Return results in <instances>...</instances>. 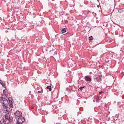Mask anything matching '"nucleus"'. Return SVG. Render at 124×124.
I'll use <instances>...</instances> for the list:
<instances>
[{"label": "nucleus", "mask_w": 124, "mask_h": 124, "mask_svg": "<svg viewBox=\"0 0 124 124\" xmlns=\"http://www.w3.org/2000/svg\"><path fill=\"white\" fill-rule=\"evenodd\" d=\"M0 103H1L3 108L8 112L9 113L11 111L12 109L8 107V103L7 99L1 97H0Z\"/></svg>", "instance_id": "nucleus-1"}, {"label": "nucleus", "mask_w": 124, "mask_h": 124, "mask_svg": "<svg viewBox=\"0 0 124 124\" xmlns=\"http://www.w3.org/2000/svg\"><path fill=\"white\" fill-rule=\"evenodd\" d=\"M4 118L5 120V124H8L13 121V118L10 115H6Z\"/></svg>", "instance_id": "nucleus-2"}, {"label": "nucleus", "mask_w": 124, "mask_h": 124, "mask_svg": "<svg viewBox=\"0 0 124 124\" xmlns=\"http://www.w3.org/2000/svg\"><path fill=\"white\" fill-rule=\"evenodd\" d=\"M14 114L15 117H16L17 119L19 117H22V113L19 111L18 110L16 111L14 113Z\"/></svg>", "instance_id": "nucleus-3"}, {"label": "nucleus", "mask_w": 124, "mask_h": 124, "mask_svg": "<svg viewBox=\"0 0 124 124\" xmlns=\"http://www.w3.org/2000/svg\"><path fill=\"white\" fill-rule=\"evenodd\" d=\"M17 119L16 122L17 124H21L24 121V118L22 117H19Z\"/></svg>", "instance_id": "nucleus-4"}, {"label": "nucleus", "mask_w": 124, "mask_h": 124, "mask_svg": "<svg viewBox=\"0 0 124 124\" xmlns=\"http://www.w3.org/2000/svg\"><path fill=\"white\" fill-rule=\"evenodd\" d=\"M86 80L87 81H90L91 80V78L89 76H86L85 77Z\"/></svg>", "instance_id": "nucleus-5"}, {"label": "nucleus", "mask_w": 124, "mask_h": 124, "mask_svg": "<svg viewBox=\"0 0 124 124\" xmlns=\"http://www.w3.org/2000/svg\"><path fill=\"white\" fill-rule=\"evenodd\" d=\"M9 103H10V104L9 105V104H8V107H9L10 108H11V109H12V108H13V107L12 102V101H9Z\"/></svg>", "instance_id": "nucleus-6"}, {"label": "nucleus", "mask_w": 124, "mask_h": 124, "mask_svg": "<svg viewBox=\"0 0 124 124\" xmlns=\"http://www.w3.org/2000/svg\"><path fill=\"white\" fill-rule=\"evenodd\" d=\"M5 120L4 118L1 119L0 121V124H2L3 123L5 124Z\"/></svg>", "instance_id": "nucleus-7"}, {"label": "nucleus", "mask_w": 124, "mask_h": 124, "mask_svg": "<svg viewBox=\"0 0 124 124\" xmlns=\"http://www.w3.org/2000/svg\"><path fill=\"white\" fill-rule=\"evenodd\" d=\"M62 32L63 33H64L66 32V29L64 28L62 29L61 30Z\"/></svg>", "instance_id": "nucleus-8"}, {"label": "nucleus", "mask_w": 124, "mask_h": 124, "mask_svg": "<svg viewBox=\"0 0 124 124\" xmlns=\"http://www.w3.org/2000/svg\"><path fill=\"white\" fill-rule=\"evenodd\" d=\"M101 80V78H99L98 77L97 78H96L95 80H96V81L98 82H99V81Z\"/></svg>", "instance_id": "nucleus-9"}, {"label": "nucleus", "mask_w": 124, "mask_h": 124, "mask_svg": "<svg viewBox=\"0 0 124 124\" xmlns=\"http://www.w3.org/2000/svg\"><path fill=\"white\" fill-rule=\"evenodd\" d=\"M51 86L50 85L49 86H47L46 87V88L47 89H48L49 90V91H51Z\"/></svg>", "instance_id": "nucleus-10"}, {"label": "nucleus", "mask_w": 124, "mask_h": 124, "mask_svg": "<svg viewBox=\"0 0 124 124\" xmlns=\"http://www.w3.org/2000/svg\"><path fill=\"white\" fill-rule=\"evenodd\" d=\"M89 40H91L93 39V37L92 36L90 37L89 38Z\"/></svg>", "instance_id": "nucleus-11"}, {"label": "nucleus", "mask_w": 124, "mask_h": 124, "mask_svg": "<svg viewBox=\"0 0 124 124\" xmlns=\"http://www.w3.org/2000/svg\"><path fill=\"white\" fill-rule=\"evenodd\" d=\"M85 86L81 87H80V89H82L83 88H85Z\"/></svg>", "instance_id": "nucleus-12"}, {"label": "nucleus", "mask_w": 124, "mask_h": 124, "mask_svg": "<svg viewBox=\"0 0 124 124\" xmlns=\"http://www.w3.org/2000/svg\"><path fill=\"white\" fill-rule=\"evenodd\" d=\"M102 76L101 75H100L99 76H98V77L99 78H101L102 77Z\"/></svg>", "instance_id": "nucleus-13"}, {"label": "nucleus", "mask_w": 124, "mask_h": 124, "mask_svg": "<svg viewBox=\"0 0 124 124\" xmlns=\"http://www.w3.org/2000/svg\"><path fill=\"white\" fill-rule=\"evenodd\" d=\"M102 93V91L101 92L99 93L100 94H101Z\"/></svg>", "instance_id": "nucleus-14"}, {"label": "nucleus", "mask_w": 124, "mask_h": 124, "mask_svg": "<svg viewBox=\"0 0 124 124\" xmlns=\"http://www.w3.org/2000/svg\"><path fill=\"white\" fill-rule=\"evenodd\" d=\"M38 92L39 93H41V92L40 91H38Z\"/></svg>", "instance_id": "nucleus-15"}, {"label": "nucleus", "mask_w": 124, "mask_h": 124, "mask_svg": "<svg viewBox=\"0 0 124 124\" xmlns=\"http://www.w3.org/2000/svg\"><path fill=\"white\" fill-rule=\"evenodd\" d=\"M0 83L1 84V85H2V83H1V82H0Z\"/></svg>", "instance_id": "nucleus-16"}, {"label": "nucleus", "mask_w": 124, "mask_h": 124, "mask_svg": "<svg viewBox=\"0 0 124 124\" xmlns=\"http://www.w3.org/2000/svg\"><path fill=\"white\" fill-rule=\"evenodd\" d=\"M4 91H5V90H4H4H3V93H4Z\"/></svg>", "instance_id": "nucleus-17"}, {"label": "nucleus", "mask_w": 124, "mask_h": 124, "mask_svg": "<svg viewBox=\"0 0 124 124\" xmlns=\"http://www.w3.org/2000/svg\"><path fill=\"white\" fill-rule=\"evenodd\" d=\"M0 81H1H1L0 80Z\"/></svg>", "instance_id": "nucleus-18"}]
</instances>
